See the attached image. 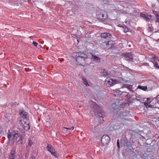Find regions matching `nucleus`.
<instances>
[{"instance_id": "nucleus-28", "label": "nucleus", "mask_w": 159, "mask_h": 159, "mask_svg": "<svg viewBox=\"0 0 159 159\" xmlns=\"http://www.w3.org/2000/svg\"><path fill=\"white\" fill-rule=\"evenodd\" d=\"M153 28L152 26H149L148 28V31L149 32H152L153 31Z\"/></svg>"}, {"instance_id": "nucleus-24", "label": "nucleus", "mask_w": 159, "mask_h": 159, "mask_svg": "<svg viewBox=\"0 0 159 159\" xmlns=\"http://www.w3.org/2000/svg\"><path fill=\"white\" fill-rule=\"evenodd\" d=\"M153 63L155 68L159 69V65L158 63L156 61H154Z\"/></svg>"}, {"instance_id": "nucleus-16", "label": "nucleus", "mask_w": 159, "mask_h": 159, "mask_svg": "<svg viewBox=\"0 0 159 159\" xmlns=\"http://www.w3.org/2000/svg\"><path fill=\"white\" fill-rule=\"evenodd\" d=\"M16 155L15 151L13 149L12 150L10 153V155L9 157L10 159H14Z\"/></svg>"}, {"instance_id": "nucleus-25", "label": "nucleus", "mask_w": 159, "mask_h": 159, "mask_svg": "<svg viewBox=\"0 0 159 159\" xmlns=\"http://www.w3.org/2000/svg\"><path fill=\"white\" fill-rule=\"evenodd\" d=\"M124 30V33H126L128 31L129 29L127 27L125 26H121Z\"/></svg>"}, {"instance_id": "nucleus-3", "label": "nucleus", "mask_w": 159, "mask_h": 159, "mask_svg": "<svg viewBox=\"0 0 159 159\" xmlns=\"http://www.w3.org/2000/svg\"><path fill=\"white\" fill-rule=\"evenodd\" d=\"M99 110L97 111V113L98 116H99V121L100 123H103L104 120L103 118L105 116V112L102 110L101 108H98Z\"/></svg>"}, {"instance_id": "nucleus-38", "label": "nucleus", "mask_w": 159, "mask_h": 159, "mask_svg": "<svg viewBox=\"0 0 159 159\" xmlns=\"http://www.w3.org/2000/svg\"><path fill=\"white\" fill-rule=\"evenodd\" d=\"M148 107L150 108H154V107L153 105H151V104L149 105Z\"/></svg>"}, {"instance_id": "nucleus-30", "label": "nucleus", "mask_w": 159, "mask_h": 159, "mask_svg": "<svg viewBox=\"0 0 159 159\" xmlns=\"http://www.w3.org/2000/svg\"><path fill=\"white\" fill-rule=\"evenodd\" d=\"M147 154L146 153H145L143 154V157H144V158L145 159H148V157H149V156L147 157Z\"/></svg>"}, {"instance_id": "nucleus-6", "label": "nucleus", "mask_w": 159, "mask_h": 159, "mask_svg": "<svg viewBox=\"0 0 159 159\" xmlns=\"http://www.w3.org/2000/svg\"><path fill=\"white\" fill-rule=\"evenodd\" d=\"M47 148L48 150L51 153L52 156L56 157H58L57 152L55 151L51 145L48 144Z\"/></svg>"}, {"instance_id": "nucleus-23", "label": "nucleus", "mask_w": 159, "mask_h": 159, "mask_svg": "<svg viewBox=\"0 0 159 159\" xmlns=\"http://www.w3.org/2000/svg\"><path fill=\"white\" fill-rule=\"evenodd\" d=\"M82 80L84 84L86 85V86L89 85V84L88 83L87 80L85 78H82Z\"/></svg>"}, {"instance_id": "nucleus-12", "label": "nucleus", "mask_w": 159, "mask_h": 159, "mask_svg": "<svg viewBox=\"0 0 159 159\" xmlns=\"http://www.w3.org/2000/svg\"><path fill=\"white\" fill-rule=\"evenodd\" d=\"M101 36L102 38L107 39H109L112 37L111 35L108 33H102L101 34Z\"/></svg>"}, {"instance_id": "nucleus-33", "label": "nucleus", "mask_w": 159, "mask_h": 159, "mask_svg": "<svg viewBox=\"0 0 159 159\" xmlns=\"http://www.w3.org/2000/svg\"><path fill=\"white\" fill-rule=\"evenodd\" d=\"M141 16L144 19L146 16L144 14H141Z\"/></svg>"}, {"instance_id": "nucleus-34", "label": "nucleus", "mask_w": 159, "mask_h": 159, "mask_svg": "<svg viewBox=\"0 0 159 159\" xmlns=\"http://www.w3.org/2000/svg\"><path fill=\"white\" fill-rule=\"evenodd\" d=\"M3 131L2 130V129L1 128H0V137H1V136L2 135V134L3 133Z\"/></svg>"}, {"instance_id": "nucleus-14", "label": "nucleus", "mask_w": 159, "mask_h": 159, "mask_svg": "<svg viewBox=\"0 0 159 159\" xmlns=\"http://www.w3.org/2000/svg\"><path fill=\"white\" fill-rule=\"evenodd\" d=\"M20 122H21V124L23 125V127L24 129L26 131H28L30 129V126L29 123H27V122L25 121L23 124L21 120H20Z\"/></svg>"}, {"instance_id": "nucleus-22", "label": "nucleus", "mask_w": 159, "mask_h": 159, "mask_svg": "<svg viewBox=\"0 0 159 159\" xmlns=\"http://www.w3.org/2000/svg\"><path fill=\"white\" fill-rule=\"evenodd\" d=\"M73 55L75 56L76 57V59L78 58L79 57H80V52L74 53Z\"/></svg>"}, {"instance_id": "nucleus-42", "label": "nucleus", "mask_w": 159, "mask_h": 159, "mask_svg": "<svg viewBox=\"0 0 159 159\" xmlns=\"http://www.w3.org/2000/svg\"><path fill=\"white\" fill-rule=\"evenodd\" d=\"M158 29H159V26H158V27H157V28H155V30H156V29H157L158 30Z\"/></svg>"}, {"instance_id": "nucleus-26", "label": "nucleus", "mask_w": 159, "mask_h": 159, "mask_svg": "<svg viewBox=\"0 0 159 159\" xmlns=\"http://www.w3.org/2000/svg\"><path fill=\"white\" fill-rule=\"evenodd\" d=\"M152 58L155 61H159V58L156 55H153L152 56Z\"/></svg>"}, {"instance_id": "nucleus-4", "label": "nucleus", "mask_w": 159, "mask_h": 159, "mask_svg": "<svg viewBox=\"0 0 159 159\" xmlns=\"http://www.w3.org/2000/svg\"><path fill=\"white\" fill-rule=\"evenodd\" d=\"M98 18L100 19H105L107 16V12L105 11L98 10L96 13Z\"/></svg>"}, {"instance_id": "nucleus-7", "label": "nucleus", "mask_w": 159, "mask_h": 159, "mask_svg": "<svg viewBox=\"0 0 159 159\" xmlns=\"http://www.w3.org/2000/svg\"><path fill=\"white\" fill-rule=\"evenodd\" d=\"M20 116L25 120H28V113L26 112L24 109H22L20 111Z\"/></svg>"}, {"instance_id": "nucleus-10", "label": "nucleus", "mask_w": 159, "mask_h": 159, "mask_svg": "<svg viewBox=\"0 0 159 159\" xmlns=\"http://www.w3.org/2000/svg\"><path fill=\"white\" fill-rule=\"evenodd\" d=\"M119 119L126 120L129 118V114L126 112H123L120 114L118 116Z\"/></svg>"}, {"instance_id": "nucleus-8", "label": "nucleus", "mask_w": 159, "mask_h": 159, "mask_svg": "<svg viewBox=\"0 0 159 159\" xmlns=\"http://www.w3.org/2000/svg\"><path fill=\"white\" fill-rule=\"evenodd\" d=\"M110 138L107 135H103L101 139V142L103 145L107 144L109 141Z\"/></svg>"}, {"instance_id": "nucleus-37", "label": "nucleus", "mask_w": 159, "mask_h": 159, "mask_svg": "<svg viewBox=\"0 0 159 159\" xmlns=\"http://www.w3.org/2000/svg\"><path fill=\"white\" fill-rule=\"evenodd\" d=\"M80 62H77L79 64H80V65H81L84 62V61H81V59H80Z\"/></svg>"}, {"instance_id": "nucleus-11", "label": "nucleus", "mask_w": 159, "mask_h": 159, "mask_svg": "<svg viewBox=\"0 0 159 159\" xmlns=\"http://www.w3.org/2000/svg\"><path fill=\"white\" fill-rule=\"evenodd\" d=\"M74 129L73 126L64 127L62 129V132L65 134H69L70 133V131L73 130Z\"/></svg>"}, {"instance_id": "nucleus-19", "label": "nucleus", "mask_w": 159, "mask_h": 159, "mask_svg": "<svg viewBox=\"0 0 159 159\" xmlns=\"http://www.w3.org/2000/svg\"><path fill=\"white\" fill-rule=\"evenodd\" d=\"M137 88L144 91H146L147 90V86L139 85Z\"/></svg>"}, {"instance_id": "nucleus-45", "label": "nucleus", "mask_w": 159, "mask_h": 159, "mask_svg": "<svg viewBox=\"0 0 159 159\" xmlns=\"http://www.w3.org/2000/svg\"><path fill=\"white\" fill-rule=\"evenodd\" d=\"M47 123H49V122H48ZM49 123H50V122H49Z\"/></svg>"}, {"instance_id": "nucleus-36", "label": "nucleus", "mask_w": 159, "mask_h": 159, "mask_svg": "<svg viewBox=\"0 0 159 159\" xmlns=\"http://www.w3.org/2000/svg\"><path fill=\"white\" fill-rule=\"evenodd\" d=\"M71 11L74 13H75V11L74 8H72L71 9Z\"/></svg>"}, {"instance_id": "nucleus-32", "label": "nucleus", "mask_w": 159, "mask_h": 159, "mask_svg": "<svg viewBox=\"0 0 159 159\" xmlns=\"http://www.w3.org/2000/svg\"><path fill=\"white\" fill-rule=\"evenodd\" d=\"M125 88H127L129 90H130L131 89V87L130 85H126L125 86Z\"/></svg>"}, {"instance_id": "nucleus-35", "label": "nucleus", "mask_w": 159, "mask_h": 159, "mask_svg": "<svg viewBox=\"0 0 159 159\" xmlns=\"http://www.w3.org/2000/svg\"><path fill=\"white\" fill-rule=\"evenodd\" d=\"M149 104L148 102H146L144 103V105H145V106H146L147 107L148 106Z\"/></svg>"}, {"instance_id": "nucleus-41", "label": "nucleus", "mask_w": 159, "mask_h": 159, "mask_svg": "<svg viewBox=\"0 0 159 159\" xmlns=\"http://www.w3.org/2000/svg\"><path fill=\"white\" fill-rule=\"evenodd\" d=\"M135 99L137 101H140V100H139V99L138 98H137V97Z\"/></svg>"}, {"instance_id": "nucleus-1", "label": "nucleus", "mask_w": 159, "mask_h": 159, "mask_svg": "<svg viewBox=\"0 0 159 159\" xmlns=\"http://www.w3.org/2000/svg\"><path fill=\"white\" fill-rule=\"evenodd\" d=\"M8 138L9 141L13 143L17 139V138L20 136L19 131L17 130L12 131L9 132L7 134Z\"/></svg>"}, {"instance_id": "nucleus-29", "label": "nucleus", "mask_w": 159, "mask_h": 159, "mask_svg": "<svg viewBox=\"0 0 159 159\" xmlns=\"http://www.w3.org/2000/svg\"><path fill=\"white\" fill-rule=\"evenodd\" d=\"M103 74L104 76H106L108 75V73L107 71L106 70H104L103 72Z\"/></svg>"}, {"instance_id": "nucleus-17", "label": "nucleus", "mask_w": 159, "mask_h": 159, "mask_svg": "<svg viewBox=\"0 0 159 159\" xmlns=\"http://www.w3.org/2000/svg\"><path fill=\"white\" fill-rule=\"evenodd\" d=\"M119 101L114 103L111 106L114 109H116L119 107Z\"/></svg>"}, {"instance_id": "nucleus-9", "label": "nucleus", "mask_w": 159, "mask_h": 159, "mask_svg": "<svg viewBox=\"0 0 159 159\" xmlns=\"http://www.w3.org/2000/svg\"><path fill=\"white\" fill-rule=\"evenodd\" d=\"M80 57L76 59V61L77 62H80V59H81V61H84L85 59L87 58V56L84 52H80Z\"/></svg>"}, {"instance_id": "nucleus-15", "label": "nucleus", "mask_w": 159, "mask_h": 159, "mask_svg": "<svg viewBox=\"0 0 159 159\" xmlns=\"http://www.w3.org/2000/svg\"><path fill=\"white\" fill-rule=\"evenodd\" d=\"M23 139L24 138L22 136H20L19 139L18 140L16 143V145H18L19 147H21L22 145Z\"/></svg>"}, {"instance_id": "nucleus-43", "label": "nucleus", "mask_w": 159, "mask_h": 159, "mask_svg": "<svg viewBox=\"0 0 159 159\" xmlns=\"http://www.w3.org/2000/svg\"><path fill=\"white\" fill-rule=\"evenodd\" d=\"M92 103H93V104H96L95 102H92Z\"/></svg>"}, {"instance_id": "nucleus-13", "label": "nucleus", "mask_w": 159, "mask_h": 159, "mask_svg": "<svg viewBox=\"0 0 159 159\" xmlns=\"http://www.w3.org/2000/svg\"><path fill=\"white\" fill-rule=\"evenodd\" d=\"M125 58L126 60L133 61V55L131 53H129L125 54Z\"/></svg>"}, {"instance_id": "nucleus-31", "label": "nucleus", "mask_w": 159, "mask_h": 159, "mask_svg": "<svg viewBox=\"0 0 159 159\" xmlns=\"http://www.w3.org/2000/svg\"><path fill=\"white\" fill-rule=\"evenodd\" d=\"M35 46L37 47L38 45V43L35 41H33L32 43Z\"/></svg>"}, {"instance_id": "nucleus-40", "label": "nucleus", "mask_w": 159, "mask_h": 159, "mask_svg": "<svg viewBox=\"0 0 159 159\" xmlns=\"http://www.w3.org/2000/svg\"><path fill=\"white\" fill-rule=\"evenodd\" d=\"M117 145L118 147L119 148V143L118 141V140L117 141Z\"/></svg>"}, {"instance_id": "nucleus-18", "label": "nucleus", "mask_w": 159, "mask_h": 159, "mask_svg": "<svg viewBox=\"0 0 159 159\" xmlns=\"http://www.w3.org/2000/svg\"><path fill=\"white\" fill-rule=\"evenodd\" d=\"M144 19L146 21H148L150 20H153V18H152V16L148 15L146 16Z\"/></svg>"}, {"instance_id": "nucleus-2", "label": "nucleus", "mask_w": 159, "mask_h": 159, "mask_svg": "<svg viewBox=\"0 0 159 159\" xmlns=\"http://www.w3.org/2000/svg\"><path fill=\"white\" fill-rule=\"evenodd\" d=\"M117 83V81L115 80L110 78V77L106 78L105 81V84L108 87L112 86Z\"/></svg>"}, {"instance_id": "nucleus-46", "label": "nucleus", "mask_w": 159, "mask_h": 159, "mask_svg": "<svg viewBox=\"0 0 159 159\" xmlns=\"http://www.w3.org/2000/svg\"><path fill=\"white\" fill-rule=\"evenodd\" d=\"M159 2V0H157Z\"/></svg>"}, {"instance_id": "nucleus-21", "label": "nucleus", "mask_w": 159, "mask_h": 159, "mask_svg": "<svg viewBox=\"0 0 159 159\" xmlns=\"http://www.w3.org/2000/svg\"><path fill=\"white\" fill-rule=\"evenodd\" d=\"M92 57L93 60L97 61L98 62L100 61V58L99 57L94 55H93Z\"/></svg>"}, {"instance_id": "nucleus-44", "label": "nucleus", "mask_w": 159, "mask_h": 159, "mask_svg": "<svg viewBox=\"0 0 159 159\" xmlns=\"http://www.w3.org/2000/svg\"><path fill=\"white\" fill-rule=\"evenodd\" d=\"M95 107H96L98 106V105H95Z\"/></svg>"}, {"instance_id": "nucleus-39", "label": "nucleus", "mask_w": 159, "mask_h": 159, "mask_svg": "<svg viewBox=\"0 0 159 159\" xmlns=\"http://www.w3.org/2000/svg\"><path fill=\"white\" fill-rule=\"evenodd\" d=\"M146 102H148V104H149L151 102V101L150 100L148 99Z\"/></svg>"}, {"instance_id": "nucleus-27", "label": "nucleus", "mask_w": 159, "mask_h": 159, "mask_svg": "<svg viewBox=\"0 0 159 159\" xmlns=\"http://www.w3.org/2000/svg\"><path fill=\"white\" fill-rule=\"evenodd\" d=\"M33 143H34L32 142V141L31 140H30V139H29L28 145L27 146V147H28V146H29V147H31L33 145Z\"/></svg>"}, {"instance_id": "nucleus-5", "label": "nucleus", "mask_w": 159, "mask_h": 159, "mask_svg": "<svg viewBox=\"0 0 159 159\" xmlns=\"http://www.w3.org/2000/svg\"><path fill=\"white\" fill-rule=\"evenodd\" d=\"M115 44V42L111 40L102 43V45L105 46L104 48H112Z\"/></svg>"}, {"instance_id": "nucleus-20", "label": "nucleus", "mask_w": 159, "mask_h": 159, "mask_svg": "<svg viewBox=\"0 0 159 159\" xmlns=\"http://www.w3.org/2000/svg\"><path fill=\"white\" fill-rule=\"evenodd\" d=\"M156 20L155 21L156 24H159V14H156L155 15Z\"/></svg>"}]
</instances>
